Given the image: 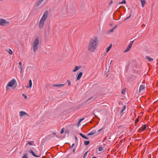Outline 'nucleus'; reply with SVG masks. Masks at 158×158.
<instances>
[{"mask_svg": "<svg viewBox=\"0 0 158 158\" xmlns=\"http://www.w3.org/2000/svg\"><path fill=\"white\" fill-rule=\"evenodd\" d=\"M99 42L98 38L94 36L89 40L87 46V50L90 52H94L97 49Z\"/></svg>", "mask_w": 158, "mask_h": 158, "instance_id": "obj_1", "label": "nucleus"}, {"mask_svg": "<svg viewBox=\"0 0 158 158\" xmlns=\"http://www.w3.org/2000/svg\"><path fill=\"white\" fill-rule=\"evenodd\" d=\"M48 14V12L47 10L45 11L40 20L39 23V27L40 29L42 28L44 25V23L47 20Z\"/></svg>", "mask_w": 158, "mask_h": 158, "instance_id": "obj_2", "label": "nucleus"}, {"mask_svg": "<svg viewBox=\"0 0 158 158\" xmlns=\"http://www.w3.org/2000/svg\"><path fill=\"white\" fill-rule=\"evenodd\" d=\"M40 38L38 36H36L34 39L32 45L33 51L34 53L36 52L39 47Z\"/></svg>", "mask_w": 158, "mask_h": 158, "instance_id": "obj_3", "label": "nucleus"}, {"mask_svg": "<svg viewBox=\"0 0 158 158\" xmlns=\"http://www.w3.org/2000/svg\"><path fill=\"white\" fill-rule=\"evenodd\" d=\"M9 22L5 19L0 18V25L2 26H6L9 25Z\"/></svg>", "mask_w": 158, "mask_h": 158, "instance_id": "obj_4", "label": "nucleus"}, {"mask_svg": "<svg viewBox=\"0 0 158 158\" xmlns=\"http://www.w3.org/2000/svg\"><path fill=\"white\" fill-rule=\"evenodd\" d=\"M16 82V81L15 80V79H13L8 83L7 85L8 86H9V87H11L14 85Z\"/></svg>", "mask_w": 158, "mask_h": 158, "instance_id": "obj_5", "label": "nucleus"}, {"mask_svg": "<svg viewBox=\"0 0 158 158\" xmlns=\"http://www.w3.org/2000/svg\"><path fill=\"white\" fill-rule=\"evenodd\" d=\"M145 86L144 84H142L140 85L139 87V93H142L145 90Z\"/></svg>", "mask_w": 158, "mask_h": 158, "instance_id": "obj_6", "label": "nucleus"}, {"mask_svg": "<svg viewBox=\"0 0 158 158\" xmlns=\"http://www.w3.org/2000/svg\"><path fill=\"white\" fill-rule=\"evenodd\" d=\"M102 129V128L101 129L97 131H92L90 132L89 133H88L87 134L88 135H92L95 134L97 133V135H98V132L101 131Z\"/></svg>", "mask_w": 158, "mask_h": 158, "instance_id": "obj_7", "label": "nucleus"}, {"mask_svg": "<svg viewBox=\"0 0 158 158\" xmlns=\"http://www.w3.org/2000/svg\"><path fill=\"white\" fill-rule=\"evenodd\" d=\"M29 116V115L28 114L24 111H20L19 112V116L20 117H22L24 116Z\"/></svg>", "mask_w": 158, "mask_h": 158, "instance_id": "obj_8", "label": "nucleus"}, {"mask_svg": "<svg viewBox=\"0 0 158 158\" xmlns=\"http://www.w3.org/2000/svg\"><path fill=\"white\" fill-rule=\"evenodd\" d=\"M134 40L131 42V43L128 46L126 49L124 51V52L125 53L128 52L131 49Z\"/></svg>", "mask_w": 158, "mask_h": 158, "instance_id": "obj_9", "label": "nucleus"}, {"mask_svg": "<svg viewBox=\"0 0 158 158\" xmlns=\"http://www.w3.org/2000/svg\"><path fill=\"white\" fill-rule=\"evenodd\" d=\"M43 1H38L36 3V6H39L43 4Z\"/></svg>", "mask_w": 158, "mask_h": 158, "instance_id": "obj_10", "label": "nucleus"}, {"mask_svg": "<svg viewBox=\"0 0 158 158\" xmlns=\"http://www.w3.org/2000/svg\"><path fill=\"white\" fill-rule=\"evenodd\" d=\"M81 68V66H76L75 67L74 69L73 70V72H75L76 71L80 69Z\"/></svg>", "mask_w": 158, "mask_h": 158, "instance_id": "obj_11", "label": "nucleus"}, {"mask_svg": "<svg viewBox=\"0 0 158 158\" xmlns=\"http://www.w3.org/2000/svg\"><path fill=\"white\" fill-rule=\"evenodd\" d=\"M93 98V97H91L90 98H89L88 99L87 101H86L85 102L83 103L82 104L83 105H85L86 104H87V103L88 102H89V103L91 102L92 101H91V100Z\"/></svg>", "mask_w": 158, "mask_h": 158, "instance_id": "obj_12", "label": "nucleus"}, {"mask_svg": "<svg viewBox=\"0 0 158 158\" xmlns=\"http://www.w3.org/2000/svg\"><path fill=\"white\" fill-rule=\"evenodd\" d=\"M117 25H116L115 26H114V27H113L112 29H110V30H109L108 33H111L113 32L114 30L117 28Z\"/></svg>", "mask_w": 158, "mask_h": 158, "instance_id": "obj_13", "label": "nucleus"}, {"mask_svg": "<svg viewBox=\"0 0 158 158\" xmlns=\"http://www.w3.org/2000/svg\"><path fill=\"white\" fill-rule=\"evenodd\" d=\"M82 72H80L78 74L77 76V81H78L81 78V77H82Z\"/></svg>", "mask_w": 158, "mask_h": 158, "instance_id": "obj_14", "label": "nucleus"}, {"mask_svg": "<svg viewBox=\"0 0 158 158\" xmlns=\"http://www.w3.org/2000/svg\"><path fill=\"white\" fill-rule=\"evenodd\" d=\"M64 85L63 84H59V85H53V86L57 87L59 88L63 87L64 86Z\"/></svg>", "mask_w": 158, "mask_h": 158, "instance_id": "obj_15", "label": "nucleus"}, {"mask_svg": "<svg viewBox=\"0 0 158 158\" xmlns=\"http://www.w3.org/2000/svg\"><path fill=\"white\" fill-rule=\"evenodd\" d=\"M29 152L31 153L33 156L35 157H39V156L36 155L34 153V152L32 150H30L29 151Z\"/></svg>", "mask_w": 158, "mask_h": 158, "instance_id": "obj_16", "label": "nucleus"}, {"mask_svg": "<svg viewBox=\"0 0 158 158\" xmlns=\"http://www.w3.org/2000/svg\"><path fill=\"white\" fill-rule=\"evenodd\" d=\"M146 128V125H145L143 127H141L139 129V130L140 131H144Z\"/></svg>", "mask_w": 158, "mask_h": 158, "instance_id": "obj_17", "label": "nucleus"}, {"mask_svg": "<svg viewBox=\"0 0 158 158\" xmlns=\"http://www.w3.org/2000/svg\"><path fill=\"white\" fill-rule=\"evenodd\" d=\"M32 81L31 80H30L29 81V86L26 87V88H31L32 87Z\"/></svg>", "mask_w": 158, "mask_h": 158, "instance_id": "obj_18", "label": "nucleus"}, {"mask_svg": "<svg viewBox=\"0 0 158 158\" xmlns=\"http://www.w3.org/2000/svg\"><path fill=\"white\" fill-rule=\"evenodd\" d=\"M112 46V44H110V45L108 47V48L106 49V52L107 53L111 49V47Z\"/></svg>", "mask_w": 158, "mask_h": 158, "instance_id": "obj_19", "label": "nucleus"}, {"mask_svg": "<svg viewBox=\"0 0 158 158\" xmlns=\"http://www.w3.org/2000/svg\"><path fill=\"white\" fill-rule=\"evenodd\" d=\"M146 58L150 61H152L153 60V59L152 58L148 56H146Z\"/></svg>", "mask_w": 158, "mask_h": 158, "instance_id": "obj_20", "label": "nucleus"}, {"mask_svg": "<svg viewBox=\"0 0 158 158\" xmlns=\"http://www.w3.org/2000/svg\"><path fill=\"white\" fill-rule=\"evenodd\" d=\"M141 2V4L142 7H143L145 5L146 3L145 1H140Z\"/></svg>", "mask_w": 158, "mask_h": 158, "instance_id": "obj_21", "label": "nucleus"}, {"mask_svg": "<svg viewBox=\"0 0 158 158\" xmlns=\"http://www.w3.org/2000/svg\"><path fill=\"white\" fill-rule=\"evenodd\" d=\"M84 119V118H81V119H80L79 120V121H78V123H77V126H78V127H79V125H80V123H81V122L82 121H83Z\"/></svg>", "mask_w": 158, "mask_h": 158, "instance_id": "obj_22", "label": "nucleus"}, {"mask_svg": "<svg viewBox=\"0 0 158 158\" xmlns=\"http://www.w3.org/2000/svg\"><path fill=\"white\" fill-rule=\"evenodd\" d=\"M79 135L83 138L88 139V138L82 133H80Z\"/></svg>", "mask_w": 158, "mask_h": 158, "instance_id": "obj_23", "label": "nucleus"}, {"mask_svg": "<svg viewBox=\"0 0 158 158\" xmlns=\"http://www.w3.org/2000/svg\"><path fill=\"white\" fill-rule=\"evenodd\" d=\"M89 143H90L89 141H84V144H85V145L87 146L89 144Z\"/></svg>", "mask_w": 158, "mask_h": 158, "instance_id": "obj_24", "label": "nucleus"}, {"mask_svg": "<svg viewBox=\"0 0 158 158\" xmlns=\"http://www.w3.org/2000/svg\"><path fill=\"white\" fill-rule=\"evenodd\" d=\"M22 158H28L27 154V153L24 154L22 156Z\"/></svg>", "mask_w": 158, "mask_h": 158, "instance_id": "obj_25", "label": "nucleus"}, {"mask_svg": "<svg viewBox=\"0 0 158 158\" xmlns=\"http://www.w3.org/2000/svg\"><path fill=\"white\" fill-rule=\"evenodd\" d=\"M7 52L9 53L10 55H12L13 54V52L12 50L10 49H9V50L7 51Z\"/></svg>", "mask_w": 158, "mask_h": 158, "instance_id": "obj_26", "label": "nucleus"}, {"mask_svg": "<svg viewBox=\"0 0 158 158\" xmlns=\"http://www.w3.org/2000/svg\"><path fill=\"white\" fill-rule=\"evenodd\" d=\"M103 147L99 146L98 147V150L99 151H101L103 150Z\"/></svg>", "mask_w": 158, "mask_h": 158, "instance_id": "obj_27", "label": "nucleus"}, {"mask_svg": "<svg viewBox=\"0 0 158 158\" xmlns=\"http://www.w3.org/2000/svg\"><path fill=\"white\" fill-rule=\"evenodd\" d=\"M23 66H19V69H20V73H22V70H23Z\"/></svg>", "mask_w": 158, "mask_h": 158, "instance_id": "obj_28", "label": "nucleus"}, {"mask_svg": "<svg viewBox=\"0 0 158 158\" xmlns=\"http://www.w3.org/2000/svg\"><path fill=\"white\" fill-rule=\"evenodd\" d=\"M126 3V1H123L122 2L119 3V4H123V3L125 4Z\"/></svg>", "mask_w": 158, "mask_h": 158, "instance_id": "obj_29", "label": "nucleus"}, {"mask_svg": "<svg viewBox=\"0 0 158 158\" xmlns=\"http://www.w3.org/2000/svg\"><path fill=\"white\" fill-rule=\"evenodd\" d=\"M22 96L25 99H27V97L26 96V95H25V94H23Z\"/></svg>", "mask_w": 158, "mask_h": 158, "instance_id": "obj_30", "label": "nucleus"}, {"mask_svg": "<svg viewBox=\"0 0 158 158\" xmlns=\"http://www.w3.org/2000/svg\"><path fill=\"white\" fill-rule=\"evenodd\" d=\"M125 92H126V89H124L122 90V93L123 94H125Z\"/></svg>", "mask_w": 158, "mask_h": 158, "instance_id": "obj_31", "label": "nucleus"}, {"mask_svg": "<svg viewBox=\"0 0 158 158\" xmlns=\"http://www.w3.org/2000/svg\"><path fill=\"white\" fill-rule=\"evenodd\" d=\"M34 142V141H31V142H28V144L30 145H32L33 144L32 143Z\"/></svg>", "mask_w": 158, "mask_h": 158, "instance_id": "obj_32", "label": "nucleus"}, {"mask_svg": "<svg viewBox=\"0 0 158 158\" xmlns=\"http://www.w3.org/2000/svg\"><path fill=\"white\" fill-rule=\"evenodd\" d=\"M67 82L68 83L69 86L70 85H71V82L69 80H67Z\"/></svg>", "mask_w": 158, "mask_h": 158, "instance_id": "obj_33", "label": "nucleus"}, {"mask_svg": "<svg viewBox=\"0 0 158 158\" xmlns=\"http://www.w3.org/2000/svg\"><path fill=\"white\" fill-rule=\"evenodd\" d=\"M64 128H63L61 129V130L60 133H61V134H63V133H64Z\"/></svg>", "mask_w": 158, "mask_h": 158, "instance_id": "obj_34", "label": "nucleus"}, {"mask_svg": "<svg viewBox=\"0 0 158 158\" xmlns=\"http://www.w3.org/2000/svg\"><path fill=\"white\" fill-rule=\"evenodd\" d=\"M88 152V151H87L86 152H85V154L84 155V157L85 158L86 157V156H87V153Z\"/></svg>", "mask_w": 158, "mask_h": 158, "instance_id": "obj_35", "label": "nucleus"}, {"mask_svg": "<svg viewBox=\"0 0 158 158\" xmlns=\"http://www.w3.org/2000/svg\"><path fill=\"white\" fill-rule=\"evenodd\" d=\"M9 86H8V85L7 84L6 86V90H8L9 89Z\"/></svg>", "mask_w": 158, "mask_h": 158, "instance_id": "obj_36", "label": "nucleus"}, {"mask_svg": "<svg viewBox=\"0 0 158 158\" xmlns=\"http://www.w3.org/2000/svg\"><path fill=\"white\" fill-rule=\"evenodd\" d=\"M126 106L125 105L124 106L122 110H123L124 111V110L126 109Z\"/></svg>", "mask_w": 158, "mask_h": 158, "instance_id": "obj_37", "label": "nucleus"}, {"mask_svg": "<svg viewBox=\"0 0 158 158\" xmlns=\"http://www.w3.org/2000/svg\"><path fill=\"white\" fill-rule=\"evenodd\" d=\"M19 64L20 66H22V63L21 62H19Z\"/></svg>", "mask_w": 158, "mask_h": 158, "instance_id": "obj_38", "label": "nucleus"}, {"mask_svg": "<svg viewBox=\"0 0 158 158\" xmlns=\"http://www.w3.org/2000/svg\"><path fill=\"white\" fill-rule=\"evenodd\" d=\"M138 120H139V118H137L136 120H135V123H136L138 122Z\"/></svg>", "mask_w": 158, "mask_h": 158, "instance_id": "obj_39", "label": "nucleus"}, {"mask_svg": "<svg viewBox=\"0 0 158 158\" xmlns=\"http://www.w3.org/2000/svg\"><path fill=\"white\" fill-rule=\"evenodd\" d=\"M131 15H130L126 19H124V20H125L128 19V18H129L131 17Z\"/></svg>", "mask_w": 158, "mask_h": 158, "instance_id": "obj_40", "label": "nucleus"}, {"mask_svg": "<svg viewBox=\"0 0 158 158\" xmlns=\"http://www.w3.org/2000/svg\"><path fill=\"white\" fill-rule=\"evenodd\" d=\"M124 111L123 110H122L121 112H120V115H121V114L123 112V111Z\"/></svg>", "mask_w": 158, "mask_h": 158, "instance_id": "obj_41", "label": "nucleus"}, {"mask_svg": "<svg viewBox=\"0 0 158 158\" xmlns=\"http://www.w3.org/2000/svg\"><path fill=\"white\" fill-rule=\"evenodd\" d=\"M113 2H112V1H111L109 3V5H110L111 4H112Z\"/></svg>", "mask_w": 158, "mask_h": 158, "instance_id": "obj_42", "label": "nucleus"}, {"mask_svg": "<svg viewBox=\"0 0 158 158\" xmlns=\"http://www.w3.org/2000/svg\"><path fill=\"white\" fill-rule=\"evenodd\" d=\"M74 146V144L73 143L72 144V146L71 147V148H72L73 146Z\"/></svg>", "mask_w": 158, "mask_h": 158, "instance_id": "obj_43", "label": "nucleus"}, {"mask_svg": "<svg viewBox=\"0 0 158 158\" xmlns=\"http://www.w3.org/2000/svg\"><path fill=\"white\" fill-rule=\"evenodd\" d=\"M53 134H54V135H56V133H55V132H54V133H53Z\"/></svg>", "mask_w": 158, "mask_h": 158, "instance_id": "obj_44", "label": "nucleus"}, {"mask_svg": "<svg viewBox=\"0 0 158 158\" xmlns=\"http://www.w3.org/2000/svg\"><path fill=\"white\" fill-rule=\"evenodd\" d=\"M75 149H73V152H75Z\"/></svg>", "mask_w": 158, "mask_h": 158, "instance_id": "obj_45", "label": "nucleus"}, {"mask_svg": "<svg viewBox=\"0 0 158 158\" xmlns=\"http://www.w3.org/2000/svg\"><path fill=\"white\" fill-rule=\"evenodd\" d=\"M112 61V60H111V61H110V64H111V63Z\"/></svg>", "mask_w": 158, "mask_h": 158, "instance_id": "obj_46", "label": "nucleus"}, {"mask_svg": "<svg viewBox=\"0 0 158 158\" xmlns=\"http://www.w3.org/2000/svg\"><path fill=\"white\" fill-rule=\"evenodd\" d=\"M75 139H77V137H75Z\"/></svg>", "mask_w": 158, "mask_h": 158, "instance_id": "obj_47", "label": "nucleus"}, {"mask_svg": "<svg viewBox=\"0 0 158 158\" xmlns=\"http://www.w3.org/2000/svg\"><path fill=\"white\" fill-rule=\"evenodd\" d=\"M83 158H84V157H83Z\"/></svg>", "mask_w": 158, "mask_h": 158, "instance_id": "obj_48", "label": "nucleus"}]
</instances>
